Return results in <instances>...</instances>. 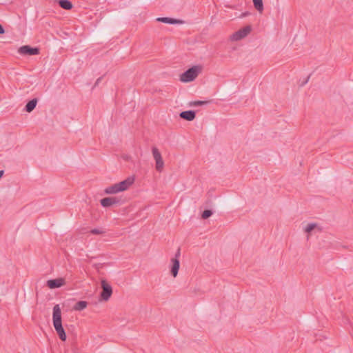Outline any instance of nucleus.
Here are the masks:
<instances>
[{
	"label": "nucleus",
	"mask_w": 353,
	"mask_h": 353,
	"mask_svg": "<svg viewBox=\"0 0 353 353\" xmlns=\"http://www.w3.org/2000/svg\"><path fill=\"white\" fill-rule=\"evenodd\" d=\"M201 70V66H192L180 75V80L185 83L192 81L197 77Z\"/></svg>",
	"instance_id": "nucleus-3"
},
{
	"label": "nucleus",
	"mask_w": 353,
	"mask_h": 353,
	"mask_svg": "<svg viewBox=\"0 0 353 353\" xmlns=\"http://www.w3.org/2000/svg\"><path fill=\"white\" fill-rule=\"evenodd\" d=\"M65 284L63 278H58L56 279H50L47 281V286L50 289L58 288Z\"/></svg>",
	"instance_id": "nucleus-9"
},
{
	"label": "nucleus",
	"mask_w": 353,
	"mask_h": 353,
	"mask_svg": "<svg viewBox=\"0 0 353 353\" xmlns=\"http://www.w3.org/2000/svg\"><path fill=\"white\" fill-rule=\"evenodd\" d=\"M3 170H0V178L3 176Z\"/></svg>",
	"instance_id": "nucleus-23"
},
{
	"label": "nucleus",
	"mask_w": 353,
	"mask_h": 353,
	"mask_svg": "<svg viewBox=\"0 0 353 353\" xmlns=\"http://www.w3.org/2000/svg\"><path fill=\"white\" fill-rule=\"evenodd\" d=\"M120 201L117 197L111 196L101 199L100 203L103 207L108 208L120 203Z\"/></svg>",
	"instance_id": "nucleus-8"
},
{
	"label": "nucleus",
	"mask_w": 353,
	"mask_h": 353,
	"mask_svg": "<svg viewBox=\"0 0 353 353\" xmlns=\"http://www.w3.org/2000/svg\"><path fill=\"white\" fill-rule=\"evenodd\" d=\"M18 51L21 54L37 55L39 54L38 48H32L30 46H23L19 48Z\"/></svg>",
	"instance_id": "nucleus-7"
},
{
	"label": "nucleus",
	"mask_w": 353,
	"mask_h": 353,
	"mask_svg": "<svg viewBox=\"0 0 353 353\" xmlns=\"http://www.w3.org/2000/svg\"><path fill=\"white\" fill-rule=\"evenodd\" d=\"M5 32V30L3 28V26L0 24V34H3Z\"/></svg>",
	"instance_id": "nucleus-22"
},
{
	"label": "nucleus",
	"mask_w": 353,
	"mask_h": 353,
	"mask_svg": "<svg viewBox=\"0 0 353 353\" xmlns=\"http://www.w3.org/2000/svg\"><path fill=\"white\" fill-rule=\"evenodd\" d=\"M209 103L208 101H191L189 105L190 106H199V105H206Z\"/></svg>",
	"instance_id": "nucleus-18"
},
{
	"label": "nucleus",
	"mask_w": 353,
	"mask_h": 353,
	"mask_svg": "<svg viewBox=\"0 0 353 353\" xmlns=\"http://www.w3.org/2000/svg\"><path fill=\"white\" fill-rule=\"evenodd\" d=\"M37 103V99H33L26 104L25 110L28 112H32L36 107Z\"/></svg>",
	"instance_id": "nucleus-13"
},
{
	"label": "nucleus",
	"mask_w": 353,
	"mask_h": 353,
	"mask_svg": "<svg viewBox=\"0 0 353 353\" xmlns=\"http://www.w3.org/2000/svg\"><path fill=\"white\" fill-rule=\"evenodd\" d=\"M102 292H101V299L103 301H108L112 294V289L111 285L105 280L101 281Z\"/></svg>",
	"instance_id": "nucleus-4"
},
{
	"label": "nucleus",
	"mask_w": 353,
	"mask_h": 353,
	"mask_svg": "<svg viewBox=\"0 0 353 353\" xmlns=\"http://www.w3.org/2000/svg\"><path fill=\"white\" fill-rule=\"evenodd\" d=\"M132 186V176H129L126 179L117 183H114L105 188L104 192L107 194H114L121 192L125 191Z\"/></svg>",
	"instance_id": "nucleus-2"
},
{
	"label": "nucleus",
	"mask_w": 353,
	"mask_h": 353,
	"mask_svg": "<svg viewBox=\"0 0 353 353\" xmlns=\"http://www.w3.org/2000/svg\"><path fill=\"white\" fill-rule=\"evenodd\" d=\"M52 322L59 339L61 341H65L67 336L62 325L61 310L59 304H57L53 307Z\"/></svg>",
	"instance_id": "nucleus-1"
},
{
	"label": "nucleus",
	"mask_w": 353,
	"mask_h": 353,
	"mask_svg": "<svg viewBox=\"0 0 353 353\" xmlns=\"http://www.w3.org/2000/svg\"><path fill=\"white\" fill-rule=\"evenodd\" d=\"M317 224L316 223H309L307 224L305 228H304V232L307 233V238L308 239L309 236H310V232L314 230L315 228H317Z\"/></svg>",
	"instance_id": "nucleus-17"
},
{
	"label": "nucleus",
	"mask_w": 353,
	"mask_h": 353,
	"mask_svg": "<svg viewBox=\"0 0 353 353\" xmlns=\"http://www.w3.org/2000/svg\"><path fill=\"white\" fill-rule=\"evenodd\" d=\"M180 256H181V249L178 248V250H176V252L175 253L174 257L173 259H177L179 260Z\"/></svg>",
	"instance_id": "nucleus-21"
},
{
	"label": "nucleus",
	"mask_w": 353,
	"mask_h": 353,
	"mask_svg": "<svg viewBox=\"0 0 353 353\" xmlns=\"http://www.w3.org/2000/svg\"><path fill=\"white\" fill-rule=\"evenodd\" d=\"M255 9L260 13L263 11V3L262 0H252Z\"/></svg>",
	"instance_id": "nucleus-16"
},
{
	"label": "nucleus",
	"mask_w": 353,
	"mask_h": 353,
	"mask_svg": "<svg viewBox=\"0 0 353 353\" xmlns=\"http://www.w3.org/2000/svg\"><path fill=\"white\" fill-rule=\"evenodd\" d=\"M212 210H205L203 212L202 214H201V217L202 219H207L208 218H209L210 216H212Z\"/></svg>",
	"instance_id": "nucleus-19"
},
{
	"label": "nucleus",
	"mask_w": 353,
	"mask_h": 353,
	"mask_svg": "<svg viewBox=\"0 0 353 353\" xmlns=\"http://www.w3.org/2000/svg\"><path fill=\"white\" fill-rule=\"evenodd\" d=\"M251 32V27L250 26H245L244 28L239 30L233 33L230 39L232 41H239L245 38Z\"/></svg>",
	"instance_id": "nucleus-5"
},
{
	"label": "nucleus",
	"mask_w": 353,
	"mask_h": 353,
	"mask_svg": "<svg viewBox=\"0 0 353 353\" xmlns=\"http://www.w3.org/2000/svg\"><path fill=\"white\" fill-rule=\"evenodd\" d=\"M90 233L92 234H102L105 233V231L102 229L94 228L90 230Z\"/></svg>",
	"instance_id": "nucleus-20"
},
{
	"label": "nucleus",
	"mask_w": 353,
	"mask_h": 353,
	"mask_svg": "<svg viewBox=\"0 0 353 353\" xmlns=\"http://www.w3.org/2000/svg\"><path fill=\"white\" fill-rule=\"evenodd\" d=\"M157 20L158 21H161L165 23H169V24H181L183 23V21L175 19L170 17H159L157 18Z\"/></svg>",
	"instance_id": "nucleus-12"
},
{
	"label": "nucleus",
	"mask_w": 353,
	"mask_h": 353,
	"mask_svg": "<svg viewBox=\"0 0 353 353\" xmlns=\"http://www.w3.org/2000/svg\"><path fill=\"white\" fill-rule=\"evenodd\" d=\"M152 154L156 162L157 170L159 172H161L163 168L164 163L161 154L157 148H152Z\"/></svg>",
	"instance_id": "nucleus-6"
},
{
	"label": "nucleus",
	"mask_w": 353,
	"mask_h": 353,
	"mask_svg": "<svg viewBox=\"0 0 353 353\" xmlns=\"http://www.w3.org/2000/svg\"><path fill=\"white\" fill-rule=\"evenodd\" d=\"M59 4L61 8L65 10H70L72 8V3L69 0H59Z\"/></svg>",
	"instance_id": "nucleus-14"
},
{
	"label": "nucleus",
	"mask_w": 353,
	"mask_h": 353,
	"mask_svg": "<svg viewBox=\"0 0 353 353\" xmlns=\"http://www.w3.org/2000/svg\"><path fill=\"white\" fill-rule=\"evenodd\" d=\"M179 117L184 120L192 121L195 119L196 113L193 110L183 111L179 114Z\"/></svg>",
	"instance_id": "nucleus-11"
},
{
	"label": "nucleus",
	"mask_w": 353,
	"mask_h": 353,
	"mask_svg": "<svg viewBox=\"0 0 353 353\" xmlns=\"http://www.w3.org/2000/svg\"><path fill=\"white\" fill-rule=\"evenodd\" d=\"M172 266L170 268V273L173 277H176L179 270L180 268L179 260L177 259H171Z\"/></svg>",
	"instance_id": "nucleus-10"
},
{
	"label": "nucleus",
	"mask_w": 353,
	"mask_h": 353,
	"mask_svg": "<svg viewBox=\"0 0 353 353\" xmlns=\"http://www.w3.org/2000/svg\"><path fill=\"white\" fill-rule=\"evenodd\" d=\"M88 305V303L85 301H78L74 306V310L77 311H81L84 310Z\"/></svg>",
	"instance_id": "nucleus-15"
}]
</instances>
